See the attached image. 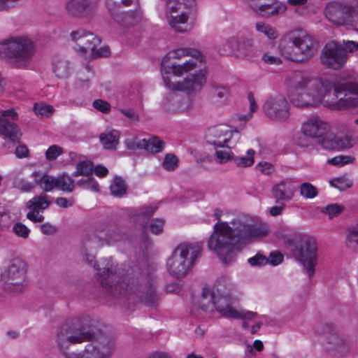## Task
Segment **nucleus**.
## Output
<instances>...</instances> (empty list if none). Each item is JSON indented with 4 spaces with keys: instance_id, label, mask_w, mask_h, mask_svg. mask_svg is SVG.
<instances>
[{
    "instance_id": "nucleus-33",
    "label": "nucleus",
    "mask_w": 358,
    "mask_h": 358,
    "mask_svg": "<svg viewBox=\"0 0 358 358\" xmlns=\"http://www.w3.org/2000/svg\"><path fill=\"white\" fill-rule=\"evenodd\" d=\"M238 52L240 57L251 59L256 56L257 48L252 40L246 39L238 45Z\"/></svg>"
},
{
    "instance_id": "nucleus-46",
    "label": "nucleus",
    "mask_w": 358,
    "mask_h": 358,
    "mask_svg": "<svg viewBox=\"0 0 358 358\" xmlns=\"http://www.w3.org/2000/svg\"><path fill=\"white\" fill-rule=\"evenodd\" d=\"M317 194V188L310 182H303L300 186V194L306 199H313Z\"/></svg>"
},
{
    "instance_id": "nucleus-10",
    "label": "nucleus",
    "mask_w": 358,
    "mask_h": 358,
    "mask_svg": "<svg viewBox=\"0 0 358 358\" xmlns=\"http://www.w3.org/2000/svg\"><path fill=\"white\" fill-rule=\"evenodd\" d=\"M284 41L292 45L285 48L284 52L292 61L302 62L310 59L317 50L315 39L303 30H294L288 33Z\"/></svg>"
},
{
    "instance_id": "nucleus-9",
    "label": "nucleus",
    "mask_w": 358,
    "mask_h": 358,
    "mask_svg": "<svg viewBox=\"0 0 358 358\" xmlns=\"http://www.w3.org/2000/svg\"><path fill=\"white\" fill-rule=\"evenodd\" d=\"M196 12V0H166L165 17L169 26L176 31H189L192 27L187 21Z\"/></svg>"
},
{
    "instance_id": "nucleus-4",
    "label": "nucleus",
    "mask_w": 358,
    "mask_h": 358,
    "mask_svg": "<svg viewBox=\"0 0 358 358\" xmlns=\"http://www.w3.org/2000/svg\"><path fill=\"white\" fill-rule=\"evenodd\" d=\"M99 270L101 285L108 294L115 297H126L141 292L140 296L148 306H155L159 301L152 278H149L143 285L139 283L137 278L131 276L129 273L120 276L113 265Z\"/></svg>"
},
{
    "instance_id": "nucleus-3",
    "label": "nucleus",
    "mask_w": 358,
    "mask_h": 358,
    "mask_svg": "<svg viewBox=\"0 0 358 358\" xmlns=\"http://www.w3.org/2000/svg\"><path fill=\"white\" fill-rule=\"evenodd\" d=\"M288 85L291 101L296 107H314L321 103L333 110L348 109L349 85L345 90L307 71L292 73Z\"/></svg>"
},
{
    "instance_id": "nucleus-5",
    "label": "nucleus",
    "mask_w": 358,
    "mask_h": 358,
    "mask_svg": "<svg viewBox=\"0 0 358 358\" xmlns=\"http://www.w3.org/2000/svg\"><path fill=\"white\" fill-rule=\"evenodd\" d=\"M167 57L177 59L178 62L167 63L166 57L162 62L161 73L165 86H170L171 75L181 77L184 74L196 69L199 64L203 62V56L196 49L178 48L171 51Z\"/></svg>"
},
{
    "instance_id": "nucleus-25",
    "label": "nucleus",
    "mask_w": 358,
    "mask_h": 358,
    "mask_svg": "<svg viewBox=\"0 0 358 358\" xmlns=\"http://www.w3.org/2000/svg\"><path fill=\"white\" fill-rule=\"evenodd\" d=\"M111 14L114 20L119 24L124 27L134 26L142 20V12L140 6L134 8V10L127 12L122 11L121 10H115Z\"/></svg>"
},
{
    "instance_id": "nucleus-19",
    "label": "nucleus",
    "mask_w": 358,
    "mask_h": 358,
    "mask_svg": "<svg viewBox=\"0 0 358 358\" xmlns=\"http://www.w3.org/2000/svg\"><path fill=\"white\" fill-rule=\"evenodd\" d=\"M71 38L75 42V50L81 54L90 55L101 43V39L92 32L78 29L71 33Z\"/></svg>"
},
{
    "instance_id": "nucleus-17",
    "label": "nucleus",
    "mask_w": 358,
    "mask_h": 358,
    "mask_svg": "<svg viewBox=\"0 0 358 358\" xmlns=\"http://www.w3.org/2000/svg\"><path fill=\"white\" fill-rule=\"evenodd\" d=\"M329 124L317 115L307 118L301 124V133L309 138L318 139L319 143L329 135Z\"/></svg>"
},
{
    "instance_id": "nucleus-27",
    "label": "nucleus",
    "mask_w": 358,
    "mask_h": 358,
    "mask_svg": "<svg viewBox=\"0 0 358 358\" xmlns=\"http://www.w3.org/2000/svg\"><path fill=\"white\" fill-rule=\"evenodd\" d=\"M92 0H70L66 6L68 13L75 17H80L90 13L95 6Z\"/></svg>"
},
{
    "instance_id": "nucleus-37",
    "label": "nucleus",
    "mask_w": 358,
    "mask_h": 358,
    "mask_svg": "<svg viewBox=\"0 0 358 358\" xmlns=\"http://www.w3.org/2000/svg\"><path fill=\"white\" fill-rule=\"evenodd\" d=\"M345 243L350 249L358 250V224L351 226L346 229Z\"/></svg>"
},
{
    "instance_id": "nucleus-63",
    "label": "nucleus",
    "mask_w": 358,
    "mask_h": 358,
    "mask_svg": "<svg viewBox=\"0 0 358 358\" xmlns=\"http://www.w3.org/2000/svg\"><path fill=\"white\" fill-rule=\"evenodd\" d=\"M248 262L252 266H260L268 263V259L263 255L258 252L255 256L249 258Z\"/></svg>"
},
{
    "instance_id": "nucleus-28",
    "label": "nucleus",
    "mask_w": 358,
    "mask_h": 358,
    "mask_svg": "<svg viewBox=\"0 0 358 358\" xmlns=\"http://www.w3.org/2000/svg\"><path fill=\"white\" fill-rule=\"evenodd\" d=\"M52 203V198L45 193L34 196L26 203V207L30 210H37L43 212L47 209Z\"/></svg>"
},
{
    "instance_id": "nucleus-14",
    "label": "nucleus",
    "mask_w": 358,
    "mask_h": 358,
    "mask_svg": "<svg viewBox=\"0 0 358 358\" xmlns=\"http://www.w3.org/2000/svg\"><path fill=\"white\" fill-rule=\"evenodd\" d=\"M320 59L322 64L337 70L344 66L348 59V53L341 44L333 41L324 47Z\"/></svg>"
},
{
    "instance_id": "nucleus-62",
    "label": "nucleus",
    "mask_w": 358,
    "mask_h": 358,
    "mask_svg": "<svg viewBox=\"0 0 358 358\" xmlns=\"http://www.w3.org/2000/svg\"><path fill=\"white\" fill-rule=\"evenodd\" d=\"M22 0H0V12L8 11L20 5Z\"/></svg>"
},
{
    "instance_id": "nucleus-31",
    "label": "nucleus",
    "mask_w": 358,
    "mask_h": 358,
    "mask_svg": "<svg viewBox=\"0 0 358 358\" xmlns=\"http://www.w3.org/2000/svg\"><path fill=\"white\" fill-rule=\"evenodd\" d=\"M327 343L331 345V350L343 353L348 350V344L346 341L337 333L328 336L326 339Z\"/></svg>"
},
{
    "instance_id": "nucleus-60",
    "label": "nucleus",
    "mask_w": 358,
    "mask_h": 358,
    "mask_svg": "<svg viewBox=\"0 0 358 358\" xmlns=\"http://www.w3.org/2000/svg\"><path fill=\"white\" fill-rule=\"evenodd\" d=\"M248 100L250 102V113L245 115H239L238 120L240 121L243 120L244 122H246L250 120L252 117V113L257 109V105L256 104L255 97L252 92L248 94Z\"/></svg>"
},
{
    "instance_id": "nucleus-24",
    "label": "nucleus",
    "mask_w": 358,
    "mask_h": 358,
    "mask_svg": "<svg viewBox=\"0 0 358 358\" xmlns=\"http://www.w3.org/2000/svg\"><path fill=\"white\" fill-rule=\"evenodd\" d=\"M355 143V140L351 136H336L332 134H329L325 138L320 141L322 148L327 150L349 149Z\"/></svg>"
},
{
    "instance_id": "nucleus-54",
    "label": "nucleus",
    "mask_w": 358,
    "mask_h": 358,
    "mask_svg": "<svg viewBox=\"0 0 358 358\" xmlns=\"http://www.w3.org/2000/svg\"><path fill=\"white\" fill-rule=\"evenodd\" d=\"M215 156L219 164H225L234 159V153L231 150H217Z\"/></svg>"
},
{
    "instance_id": "nucleus-45",
    "label": "nucleus",
    "mask_w": 358,
    "mask_h": 358,
    "mask_svg": "<svg viewBox=\"0 0 358 358\" xmlns=\"http://www.w3.org/2000/svg\"><path fill=\"white\" fill-rule=\"evenodd\" d=\"M92 75V73L90 67L86 66L85 69L80 71L78 73L77 85L80 87H87L90 84Z\"/></svg>"
},
{
    "instance_id": "nucleus-61",
    "label": "nucleus",
    "mask_w": 358,
    "mask_h": 358,
    "mask_svg": "<svg viewBox=\"0 0 358 358\" xmlns=\"http://www.w3.org/2000/svg\"><path fill=\"white\" fill-rule=\"evenodd\" d=\"M63 152L62 148L57 145H52L45 152V157L50 161L57 159Z\"/></svg>"
},
{
    "instance_id": "nucleus-2",
    "label": "nucleus",
    "mask_w": 358,
    "mask_h": 358,
    "mask_svg": "<svg viewBox=\"0 0 358 358\" xmlns=\"http://www.w3.org/2000/svg\"><path fill=\"white\" fill-rule=\"evenodd\" d=\"M270 232V226L266 222H252L248 216L239 215L230 222H220L215 224L208 247L227 265L235 260L236 252L242 245L262 240Z\"/></svg>"
},
{
    "instance_id": "nucleus-40",
    "label": "nucleus",
    "mask_w": 358,
    "mask_h": 358,
    "mask_svg": "<svg viewBox=\"0 0 358 358\" xmlns=\"http://www.w3.org/2000/svg\"><path fill=\"white\" fill-rule=\"evenodd\" d=\"M256 30L264 34L269 39H275L279 36L278 31L271 25L263 22H258L255 24Z\"/></svg>"
},
{
    "instance_id": "nucleus-57",
    "label": "nucleus",
    "mask_w": 358,
    "mask_h": 358,
    "mask_svg": "<svg viewBox=\"0 0 358 358\" xmlns=\"http://www.w3.org/2000/svg\"><path fill=\"white\" fill-rule=\"evenodd\" d=\"M124 143L129 150H135L138 148H143L144 139L139 140L136 136H132L125 140Z\"/></svg>"
},
{
    "instance_id": "nucleus-38",
    "label": "nucleus",
    "mask_w": 358,
    "mask_h": 358,
    "mask_svg": "<svg viewBox=\"0 0 358 358\" xmlns=\"http://www.w3.org/2000/svg\"><path fill=\"white\" fill-rule=\"evenodd\" d=\"M103 238L108 244H113L123 241L125 238V234L120 227H113L108 230Z\"/></svg>"
},
{
    "instance_id": "nucleus-56",
    "label": "nucleus",
    "mask_w": 358,
    "mask_h": 358,
    "mask_svg": "<svg viewBox=\"0 0 358 358\" xmlns=\"http://www.w3.org/2000/svg\"><path fill=\"white\" fill-rule=\"evenodd\" d=\"M257 315V313L256 312L245 310H238L236 309L231 318L236 320L241 319L243 320H253Z\"/></svg>"
},
{
    "instance_id": "nucleus-64",
    "label": "nucleus",
    "mask_w": 358,
    "mask_h": 358,
    "mask_svg": "<svg viewBox=\"0 0 358 358\" xmlns=\"http://www.w3.org/2000/svg\"><path fill=\"white\" fill-rule=\"evenodd\" d=\"M92 105L95 109L103 113H108L110 110V105L109 103L102 99L94 100Z\"/></svg>"
},
{
    "instance_id": "nucleus-11",
    "label": "nucleus",
    "mask_w": 358,
    "mask_h": 358,
    "mask_svg": "<svg viewBox=\"0 0 358 358\" xmlns=\"http://www.w3.org/2000/svg\"><path fill=\"white\" fill-rule=\"evenodd\" d=\"M2 288L8 293L22 292L27 285L26 263L18 258L12 259L1 275Z\"/></svg>"
},
{
    "instance_id": "nucleus-58",
    "label": "nucleus",
    "mask_w": 358,
    "mask_h": 358,
    "mask_svg": "<svg viewBox=\"0 0 358 358\" xmlns=\"http://www.w3.org/2000/svg\"><path fill=\"white\" fill-rule=\"evenodd\" d=\"M13 232L17 236L22 238H27L30 233V230L22 223H15L13 227Z\"/></svg>"
},
{
    "instance_id": "nucleus-48",
    "label": "nucleus",
    "mask_w": 358,
    "mask_h": 358,
    "mask_svg": "<svg viewBox=\"0 0 358 358\" xmlns=\"http://www.w3.org/2000/svg\"><path fill=\"white\" fill-rule=\"evenodd\" d=\"M352 108H358V84L349 85L348 109Z\"/></svg>"
},
{
    "instance_id": "nucleus-18",
    "label": "nucleus",
    "mask_w": 358,
    "mask_h": 358,
    "mask_svg": "<svg viewBox=\"0 0 358 358\" xmlns=\"http://www.w3.org/2000/svg\"><path fill=\"white\" fill-rule=\"evenodd\" d=\"M206 71L200 69L195 73L185 78L182 81L171 82L170 86H166L171 90L195 92L200 91L206 83Z\"/></svg>"
},
{
    "instance_id": "nucleus-32",
    "label": "nucleus",
    "mask_w": 358,
    "mask_h": 358,
    "mask_svg": "<svg viewBox=\"0 0 358 358\" xmlns=\"http://www.w3.org/2000/svg\"><path fill=\"white\" fill-rule=\"evenodd\" d=\"M56 189L65 192H72L75 188V181L67 173H62L56 177Z\"/></svg>"
},
{
    "instance_id": "nucleus-29",
    "label": "nucleus",
    "mask_w": 358,
    "mask_h": 358,
    "mask_svg": "<svg viewBox=\"0 0 358 358\" xmlns=\"http://www.w3.org/2000/svg\"><path fill=\"white\" fill-rule=\"evenodd\" d=\"M120 133L117 130L106 131L100 135V141L106 150H115L119 144Z\"/></svg>"
},
{
    "instance_id": "nucleus-50",
    "label": "nucleus",
    "mask_w": 358,
    "mask_h": 358,
    "mask_svg": "<svg viewBox=\"0 0 358 358\" xmlns=\"http://www.w3.org/2000/svg\"><path fill=\"white\" fill-rule=\"evenodd\" d=\"M344 210V206L337 203L327 205L323 208L322 213L328 215L330 219L339 215Z\"/></svg>"
},
{
    "instance_id": "nucleus-12",
    "label": "nucleus",
    "mask_w": 358,
    "mask_h": 358,
    "mask_svg": "<svg viewBox=\"0 0 358 358\" xmlns=\"http://www.w3.org/2000/svg\"><path fill=\"white\" fill-rule=\"evenodd\" d=\"M317 247L314 239L310 237L299 238L294 250V255L301 263L309 278L315 273L317 264Z\"/></svg>"
},
{
    "instance_id": "nucleus-15",
    "label": "nucleus",
    "mask_w": 358,
    "mask_h": 358,
    "mask_svg": "<svg viewBox=\"0 0 358 358\" xmlns=\"http://www.w3.org/2000/svg\"><path fill=\"white\" fill-rule=\"evenodd\" d=\"M17 118L18 114L13 108L0 110V135L13 143H18L22 136L19 127L14 122Z\"/></svg>"
},
{
    "instance_id": "nucleus-30",
    "label": "nucleus",
    "mask_w": 358,
    "mask_h": 358,
    "mask_svg": "<svg viewBox=\"0 0 358 358\" xmlns=\"http://www.w3.org/2000/svg\"><path fill=\"white\" fill-rule=\"evenodd\" d=\"M127 187L126 181L122 177L116 176L110 183V190L113 196L121 198L126 194Z\"/></svg>"
},
{
    "instance_id": "nucleus-44",
    "label": "nucleus",
    "mask_w": 358,
    "mask_h": 358,
    "mask_svg": "<svg viewBox=\"0 0 358 358\" xmlns=\"http://www.w3.org/2000/svg\"><path fill=\"white\" fill-rule=\"evenodd\" d=\"M93 172V164L90 162L84 161L77 164L76 171L73 173V176H89Z\"/></svg>"
},
{
    "instance_id": "nucleus-22",
    "label": "nucleus",
    "mask_w": 358,
    "mask_h": 358,
    "mask_svg": "<svg viewBox=\"0 0 358 358\" xmlns=\"http://www.w3.org/2000/svg\"><path fill=\"white\" fill-rule=\"evenodd\" d=\"M296 189L293 182L283 180L272 187L271 193L276 203H285L293 199Z\"/></svg>"
},
{
    "instance_id": "nucleus-16",
    "label": "nucleus",
    "mask_w": 358,
    "mask_h": 358,
    "mask_svg": "<svg viewBox=\"0 0 358 358\" xmlns=\"http://www.w3.org/2000/svg\"><path fill=\"white\" fill-rule=\"evenodd\" d=\"M265 115L271 120L285 121L289 116V103L282 95L268 98L263 105Z\"/></svg>"
},
{
    "instance_id": "nucleus-53",
    "label": "nucleus",
    "mask_w": 358,
    "mask_h": 358,
    "mask_svg": "<svg viewBox=\"0 0 358 358\" xmlns=\"http://www.w3.org/2000/svg\"><path fill=\"white\" fill-rule=\"evenodd\" d=\"M56 177L45 174L43 180H42L41 188L44 192H48L56 188Z\"/></svg>"
},
{
    "instance_id": "nucleus-51",
    "label": "nucleus",
    "mask_w": 358,
    "mask_h": 358,
    "mask_svg": "<svg viewBox=\"0 0 358 358\" xmlns=\"http://www.w3.org/2000/svg\"><path fill=\"white\" fill-rule=\"evenodd\" d=\"M315 331L318 334L324 336L326 339L328 336L336 332L335 331L334 325L327 322H320L317 324L315 327Z\"/></svg>"
},
{
    "instance_id": "nucleus-39",
    "label": "nucleus",
    "mask_w": 358,
    "mask_h": 358,
    "mask_svg": "<svg viewBox=\"0 0 358 358\" xmlns=\"http://www.w3.org/2000/svg\"><path fill=\"white\" fill-rule=\"evenodd\" d=\"M145 145L143 148L151 153H157L161 152L164 148V142L157 137H153L148 141L144 139Z\"/></svg>"
},
{
    "instance_id": "nucleus-21",
    "label": "nucleus",
    "mask_w": 358,
    "mask_h": 358,
    "mask_svg": "<svg viewBox=\"0 0 358 358\" xmlns=\"http://www.w3.org/2000/svg\"><path fill=\"white\" fill-rule=\"evenodd\" d=\"M192 106L189 98L173 92L166 95L163 103L164 109L171 113H186Z\"/></svg>"
},
{
    "instance_id": "nucleus-55",
    "label": "nucleus",
    "mask_w": 358,
    "mask_h": 358,
    "mask_svg": "<svg viewBox=\"0 0 358 358\" xmlns=\"http://www.w3.org/2000/svg\"><path fill=\"white\" fill-rule=\"evenodd\" d=\"M287 3L295 8L294 11L299 15H304L306 12L307 6H306L308 0H287Z\"/></svg>"
},
{
    "instance_id": "nucleus-23",
    "label": "nucleus",
    "mask_w": 358,
    "mask_h": 358,
    "mask_svg": "<svg viewBox=\"0 0 358 358\" xmlns=\"http://www.w3.org/2000/svg\"><path fill=\"white\" fill-rule=\"evenodd\" d=\"M102 240L103 237L94 231H88L83 236L80 252L89 264H92L94 260L92 252L101 244Z\"/></svg>"
},
{
    "instance_id": "nucleus-8",
    "label": "nucleus",
    "mask_w": 358,
    "mask_h": 358,
    "mask_svg": "<svg viewBox=\"0 0 358 358\" xmlns=\"http://www.w3.org/2000/svg\"><path fill=\"white\" fill-rule=\"evenodd\" d=\"M231 288V285L229 280L222 278L217 281L213 292L209 289H203L200 301L201 308L205 312L208 310L210 304H206V301L209 298L212 300L215 310L221 316L231 318L236 309L232 306L229 294Z\"/></svg>"
},
{
    "instance_id": "nucleus-47",
    "label": "nucleus",
    "mask_w": 358,
    "mask_h": 358,
    "mask_svg": "<svg viewBox=\"0 0 358 358\" xmlns=\"http://www.w3.org/2000/svg\"><path fill=\"white\" fill-rule=\"evenodd\" d=\"M354 161L355 157L341 155L328 159L327 163L333 166L341 167L346 164H352Z\"/></svg>"
},
{
    "instance_id": "nucleus-36",
    "label": "nucleus",
    "mask_w": 358,
    "mask_h": 358,
    "mask_svg": "<svg viewBox=\"0 0 358 358\" xmlns=\"http://www.w3.org/2000/svg\"><path fill=\"white\" fill-rule=\"evenodd\" d=\"M210 92L215 103L218 104L224 103L229 95L228 90L224 86L217 84L211 85Z\"/></svg>"
},
{
    "instance_id": "nucleus-59",
    "label": "nucleus",
    "mask_w": 358,
    "mask_h": 358,
    "mask_svg": "<svg viewBox=\"0 0 358 358\" xmlns=\"http://www.w3.org/2000/svg\"><path fill=\"white\" fill-rule=\"evenodd\" d=\"M331 186L338 188L341 191L345 190L352 186V182L345 178H338L330 181Z\"/></svg>"
},
{
    "instance_id": "nucleus-41",
    "label": "nucleus",
    "mask_w": 358,
    "mask_h": 358,
    "mask_svg": "<svg viewBox=\"0 0 358 358\" xmlns=\"http://www.w3.org/2000/svg\"><path fill=\"white\" fill-rule=\"evenodd\" d=\"M13 185L14 187L24 192H29L35 187V185L33 182H29L26 178L20 175H17L14 178Z\"/></svg>"
},
{
    "instance_id": "nucleus-34",
    "label": "nucleus",
    "mask_w": 358,
    "mask_h": 358,
    "mask_svg": "<svg viewBox=\"0 0 358 358\" xmlns=\"http://www.w3.org/2000/svg\"><path fill=\"white\" fill-rule=\"evenodd\" d=\"M70 63L64 59H57L53 62V71L59 78H67L70 75Z\"/></svg>"
},
{
    "instance_id": "nucleus-26",
    "label": "nucleus",
    "mask_w": 358,
    "mask_h": 358,
    "mask_svg": "<svg viewBox=\"0 0 358 358\" xmlns=\"http://www.w3.org/2000/svg\"><path fill=\"white\" fill-rule=\"evenodd\" d=\"M234 131L223 126H216L209 129L208 142L216 147H224L229 141Z\"/></svg>"
},
{
    "instance_id": "nucleus-20",
    "label": "nucleus",
    "mask_w": 358,
    "mask_h": 358,
    "mask_svg": "<svg viewBox=\"0 0 358 358\" xmlns=\"http://www.w3.org/2000/svg\"><path fill=\"white\" fill-rule=\"evenodd\" d=\"M251 8L259 16L270 18L283 13L287 6L278 0H249Z\"/></svg>"
},
{
    "instance_id": "nucleus-35",
    "label": "nucleus",
    "mask_w": 358,
    "mask_h": 358,
    "mask_svg": "<svg viewBox=\"0 0 358 358\" xmlns=\"http://www.w3.org/2000/svg\"><path fill=\"white\" fill-rule=\"evenodd\" d=\"M106 4L110 13L121 10L123 7L138 8L140 6L139 0H107Z\"/></svg>"
},
{
    "instance_id": "nucleus-13",
    "label": "nucleus",
    "mask_w": 358,
    "mask_h": 358,
    "mask_svg": "<svg viewBox=\"0 0 358 358\" xmlns=\"http://www.w3.org/2000/svg\"><path fill=\"white\" fill-rule=\"evenodd\" d=\"M324 15L329 22L338 26L352 24L357 17L356 10L352 5L338 1L327 5Z\"/></svg>"
},
{
    "instance_id": "nucleus-43",
    "label": "nucleus",
    "mask_w": 358,
    "mask_h": 358,
    "mask_svg": "<svg viewBox=\"0 0 358 358\" xmlns=\"http://www.w3.org/2000/svg\"><path fill=\"white\" fill-rule=\"evenodd\" d=\"M248 156L247 157H235L234 156V159L232 160L234 161L236 165L238 167H249L251 166L254 164V157L253 155L255 154V150L252 149H250L247 151Z\"/></svg>"
},
{
    "instance_id": "nucleus-6",
    "label": "nucleus",
    "mask_w": 358,
    "mask_h": 358,
    "mask_svg": "<svg viewBox=\"0 0 358 358\" xmlns=\"http://www.w3.org/2000/svg\"><path fill=\"white\" fill-rule=\"evenodd\" d=\"M3 49L8 62L15 69H27L32 62L36 52L34 42L27 37H11L5 40Z\"/></svg>"
},
{
    "instance_id": "nucleus-7",
    "label": "nucleus",
    "mask_w": 358,
    "mask_h": 358,
    "mask_svg": "<svg viewBox=\"0 0 358 358\" xmlns=\"http://www.w3.org/2000/svg\"><path fill=\"white\" fill-rule=\"evenodd\" d=\"M202 250L203 244L200 242L180 243L167 261L169 273L176 278L185 276Z\"/></svg>"
},
{
    "instance_id": "nucleus-1",
    "label": "nucleus",
    "mask_w": 358,
    "mask_h": 358,
    "mask_svg": "<svg viewBox=\"0 0 358 358\" xmlns=\"http://www.w3.org/2000/svg\"><path fill=\"white\" fill-rule=\"evenodd\" d=\"M55 342L65 358H110L115 345L113 338L90 329L77 317L67 319L59 327Z\"/></svg>"
},
{
    "instance_id": "nucleus-49",
    "label": "nucleus",
    "mask_w": 358,
    "mask_h": 358,
    "mask_svg": "<svg viewBox=\"0 0 358 358\" xmlns=\"http://www.w3.org/2000/svg\"><path fill=\"white\" fill-rule=\"evenodd\" d=\"M178 166V158L173 154H166L162 162L163 168L168 171H174Z\"/></svg>"
},
{
    "instance_id": "nucleus-52",
    "label": "nucleus",
    "mask_w": 358,
    "mask_h": 358,
    "mask_svg": "<svg viewBox=\"0 0 358 358\" xmlns=\"http://www.w3.org/2000/svg\"><path fill=\"white\" fill-rule=\"evenodd\" d=\"M236 43V41L235 38H227L219 45V51L223 55L230 53L234 50Z\"/></svg>"
},
{
    "instance_id": "nucleus-42",
    "label": "nucleus",
    "mask_w": 358,
    "mask_h": 358,
    "mask_svg": "<svg viewBox=\"0 0 358 358\" xmlns=\"http://www.w3.org/2000/svg\"><path fill=\"white\" fill-rule=\"evenodd\" d=\"M33 110L36 115L41 118L52 116L55 111L52 106L42 102L35 103L33 107Z\"/></svg>"
}]
</instances>
